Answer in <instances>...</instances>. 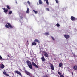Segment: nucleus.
<instances>
[{"instance_id": "39", "label": "nucleus", "mask_w": 77, "mask_h": 77, "mask_svg": "<svg viewBox=\"0 0 77 77\" xmlns=\"http://www.w3.org/2000/svg\"><path fill=\"white\" fill-rule=\"evenodd\" d=\"M7 56H8V57H10V56H9V55H8Z\"/></svg>"}, {"instance_id": "46", "label": "nucleus", "mask_w": 77, "mask_h": 77, "mask_svg": "<svg viewBox=\"0 0 77 77\" xmlns=\"http://www.w3.org/2000/svg\"><path fill=\"white\" fill-rule=\"evenodd\" d=\"M27 42H28V41H27Z\"/></svg>"}, {"instance_id": "14", "label": "nucleus", "mask_w": 77, "mask_h": 77, "mask_svg": "<svg viewBox=\"0 0 77 77\" xmlns=\"http://www.w3.org/2000/svg\"><path fill=\"white\" fill-rule=\"evenodd\" d=\"M74 69L75 70H77V66H74L73 67Z\"/></svg>"}, {"instance_id": "31", "label": "nucleus", "mask_w": 77, "mask_h": 77, "mask_svg": "<svg viewBox=\"0 0 77 77\" xmlns=\"http://www.w3.org/2000/svg\"><path fill=\"white\" fill-rule=\"evenodd\" d=\"M0 59L1 60L2 59V57L1 55H0Z\"/></svg>"}, {"instance_id": "1", "label": "nucleus", "mask_w": 77, "mask_h": 77, "mask_svg": "<svg viewBox=\"0 0 77 77\" xmlns=\"http://www.w3.org/2000/svg\"><path fill=\"white\" fill-rule=\"evenodd\" d=\"M26 63L29 67V68H30L31 69H32L33 66H32V64L31 62H30L29 61H27L26 62Z\"/></svg>"}, {"instance_id": "26", "label": "nucleus", "mask_w": 77, "mask_h": 77, "mask_svg": "<svg viewBox=\"0 0 77 77\" xmlns=\"http://www.w3.org/2000/svg\"><path fill=\"white\" fill-rule=\"evenodd\" d=\"M27 3L29 5H30V2L29 1H27Z\"/></svg>"}, {"instance_id": "44", "label": "nucleus", "mask_w": 77, "mask_h": 77, "mask_svg": "<svg viewBox=\"0 0 77 77\" xmlns=\"http://www.w3.org/2000/svg\"><path fill=\"white\" fill-rule=\"evenodd\" d=\"M38 2L37 3V5H38Z\"/></svg>"}, {"instance_id": "7", "label": "nucleus", "mask_w": 77, "mask_h": 77, "mask_svg": "<svg viewBox=\"0 0 77 77\" xmlns=\"http://www.w3.org/2000/svg\"><path fill=\"white\" fill-rule=\"evenodd\" d=\"M21 16H20V17L21 19H22V20L23 19V17H24V14H21Z\"/></svg>"}, {"instance_id": "4", "label": "nucleus", "mask_w": 77, "mask_h": 77, "mask_svg": "<svg viewBox=\"0 0 77 77\" xmlns=\"http://www.w3.org/2000/svg\"><path fill=\"white\" fill-rule=\"evenodd\" d=\"M32 64L33 66H35V67H36V68H38V66H37V65H36V64H35V63H34V62H32Z\"/></svg>"}, {"instance_id": "5", "label": "nucleus", "mask_w": 77, "mask_h": 77, "mask_svg": "<svg viewBox=\"0 0 77 77\" xmlns=\"http://www.w3.org/2000/svg\"><path fill=\"white\" fill-rule=\"evenodd\" d=\"M50 67L51 69H52V70H54V67L53 66V65L52 64H50Z\"/></svg>"}, {"instance_id": "35", "label": "nucleus", "mask_w": 77, "mask_h": 77, "mask_svg": "<svg viewBox=\"0 0 77 77\" xmlns=\"http://www.w3.org/2000/svg\"><path fill=\"white\" fill-rule=\"evenodd\" d=\"M5 75H6V76H9V75L8 74H7L6 73V74Z\"/></svg>"}, {"instance_id": "23", "label": "nucleus", "mask_w": 77, "mask_h": 77, "mask_svg": "<svg viewBox=\"0 0 77 77\" xmlns=\"http://www.w3.org/2000/svg\"><path fill=\"white\" fill-rule=\"evenodd\" d=\"M12 13V11H10L9 12V14H11Z\"/></svg>"}, {"instance_id": "12", "label": "nucleus", "mask_w": 77, "mask_h": 77, "mask_svg": "<svg viewBox=\"0 0 77 77\" xmlns=\"http://www.w3.org/2000/svg\"><path fill=\"white\" fill-rule=\"evenodd\" d=\"M45 56V57H48V54L47 52H44V54Z\"/></svg>"}, {"instance_id": "41", "label": "nucleus", "mask_w": 77, "mask_h": 77, "mask_svg": "<svg viewBox=\"0 0 77 77\" xmlns=\"http://www.w3.org/2000/svg\"><path fill=\"white\" fill-rule=\"evenodd\" d=\"M2 60H5V59H3V58H2Z\"/></svg>"}, {"instance_id": "19", "label": "nucleus", "mask_w": 77, "mask_h": 77, "mask_svg": "<svg viewBox=\"0 0 77 77\" xmlns=\"http://www.w3.org/2000/svg\"><path fill=\"white\" fill-rule=\"evenodd\" d=\"M39 4H42V2L41 1V0H39Z\"/></svg>"}, {"instance_id": "18", "label": "nucleus", "mask_w": 77, "mask_h": 77, "mask_svg": "<svg viewBox=\"0 0 77 77\" xmlns=\"http://www.w3.org/2000/svg\"><path fill=\"white\" fill-rule=\"evenodd\" d=\"M63 65V64L62 63H60L59 64V67H62Z\"/></svg>"}, {"instance_id": "9", "label": "nucleus", "mask_w": 77, "mask_h": 77, "mask_svg": "<svg viewBox=\"0 0 77 77\" xmlns=\"http://www.w3.org/2000/svg\"><path fill=\"white\" fill-rule=\"evenodd\" d=\"M71 20L72 21H74L75 20V17L73 16H71Z\"/></svg>"}, {"instance_id": "10", "label": "nucleus", "mask_w": 77, "mask_h": 77, "mask_svg": "<svg viewBox=\"0 0 77 77\" xmlns=\"http://www.w3.org/2000/svg\"><path fill=\"white\" fill-rule=\"evenodd\" d=\"M41 59L42 62H44L45 61V58L44 57H41Z\"/></svg>"}, {"instance_id": "43", "label": "nucleus", "mask_w": 77, "mask_h": 77, "mask_svg": "<svg viewBox=\"0 0 77 77\" xmlns=\"http://www.w3.org/2000/svg\"><path fill=\"white\" fill-rule=\"evenodd\" d=\"M72 75H73V73H72Z\"/></svg>"}, {"instance_id": "24", "label": "nucleus", "mask_w": 77, "mask_h": 77, "mask_svg": "<svg viewBox=\"0 0 77 77\" xmlns=\"http://www.w3.org/2000/svg\"><path fill=\"white\" fill-rule=\"evenodd\" d=\"M56 26H57V27H59L60 26V25L59 24L57 23L56 25Z\"/></svg>"}, {"instance_id": "42", "label": "nucleus", "mask_w": 77, "mask_h": 77, "mask_svg": "<svg viewBox=\"0 0 77 77\" xmlns=\"http://www.w3.org/2000/svg\"><path fill=\"white\" fill-rule=\"evenodd\" d=\"M45 2L46 1V0H44Z\"/></svg>"}, {"instance_id": "27", "label": "nucleus", "mask_w": 77, "mask_h": 77, "mask_svg": "<svg viewBox=\"0 0 77 77\" xmlns=\"http://www.w3.org/2000/svg\"><path fill=\"white\" fill-rule=\"evenodd\" d=\"M46 10H47L48 11H50V10L49 9V8H46Z\"/></svg>"}, {"instance_id": "16", "label": "nucleus", "mask_w": 77, "mask_h": 77, "mask_svg": "<svg viewBox=\"0 0 77 77\" xmlns=\"http://www.w3.org/2000/svg\"><path fill=\"white\" fill-rule=\"evenodd\" d=\"M44 35L45 36H48V35H49V33L48 32H46L44 34Z\"/></svg>"}, {"instance_id": "38", "label": "nucleus", "mask_w": 77, "mask_h": 77, "mask_svg": "<svg viewBox=\"0 0 77 77\" xmlns=\"http://www.w3.org/2000/svg\"><path fill=\"white\" fill-rule=\"evenodd\" d=\"M46 77H48V75H46Z\"/></svg>"}, {"instance_id": "28", "label": "nucleus", "mask_w": 77, "mask_h": 77, "mask_svg": "<svg viewBox=\"0 0 77 77\" xmlns=\"http://www.w3.org/2000/svg\"><path fill=\"white\" fill-rule=\"evenodd\" d=\"M7 7L8 9H10V8L9 7V6H7Z\"/></svg>"}, {"instance_id": "40", "label": "nucleus", "mask_w": 77, "mask_h": 77, "mask_svg": "<svg viewBox=\"0 0 77 77\" xmlns=\"http://www.w3.org/2000/svg\"><path fill=\"white\" fill-rule=\"evenodd\" d=\"M42 57H44V56L42 55Z\"/></svg>"}, {"instance_id": "13", "label": "nucleus", "mask_w": 77, "mask_h": 77, "mask_svg": "<svg viewBox=\"0 0 77 77\" xmlns=\"http://www.w3.org/2000/svg\"><path fill=\"white\" fill-rule=\"evenodd\" d=\"M36 45V43L35 42H32V46H33V45Z\"/></svg>"}, {"instance_id": "32", "label": "nucleus", "mask_w": 77, "mask_h": 77, "mask_svg": "<svg viewBox=\"0 0 77 77\" xmlns=\"http://www.w3.org/2000/svg\"><path fill=\"white\" fill-rule=\"evenodd\" d=\"M52 39L54 40H54H55V39H54V38H53V37H52Z\"/></svg>"}, {"instance_id": "8", "label": "nucleus", "mask_w": 77, "mask_h": 77, "mask_svg": "<svg viewBox=\"0 0 77 77\" xmlns=\"http://www.w3.org/2000/svg\"><path fill=\"white\" fill-rule=\"evenodd\" d=\"M64 37L65 38H66V39H68L69 38V35H64Z\"/></svg>"}, {"instance_id": "3", "label": "nucleus", "mask_w": 77, "mask_h": 77, "mask_svg": "<svg viewBox=\"0 0 77 77\" xmlns=\"http://www.w3.org/2000/svg\"><path fill=\"white\" fill-rule=\"evenodd\" d=\"M7 24H6L5 26V27L6 28H9V27H10V28H13V26L11 25L9 23H7Z\"/></svg>"}, {"instance_id": "2", "label": "nucleus", "mask_w": 77, "mask_h": 77, "mask_svg": "<svg viewBox=\"0 0 77 77\" xmlns=\"http://www.w3.org/2000/svg\"><path fill=\"white\" fill-rule=\"evenodd\" d=\"M25 73L26 74L28 75H29L30 77H33V75L26 70H25Z\"/></svg>"}, {"instance_id": "15", "label": "nucleus", "mask_w": 77, "mask_h": 77, "mask_svg": "<svg viewBox=\"0 0 77 77\" xmlns=\"http://www.w3.org/2000/svg\"><path fill=\"white\" fill-rule=\"evenodd\" d=\"M34 42H38V43H39L40 41L39 40L37 39H36L34 41Z\"/></svg>"}, {"instance_id": "11", "label": "nucleus", "mask_w": 77, "mask_h": 77, "mask_svg": "<svg viewBox=\"0 0 77 77\" xmlns=\"http://www.w3.org/2000/svg\"><path fill=\"white\" fill-rule=\"evenodd\" d=\"M0 67L2 69H3V68L5 67V66H4V65L3 64H1L0 65Z\"/></svg>"}, {"instance_id": "33", "label": "nucleus", "mask_w": 77, "mask_h": 77, "mask_svg": "<svg viewBox=\"0 0 77 77\" xmlns=\"http://www.w3.org/2000/svg\"><path fill=\"white\" fill-rule=\"evenodd\" d=\"M60 77H64V76H63V75H60Z\"/></svg>"}, {"instance_id": "45", "label": "nucleus", "mask_w": 77, "mask_h": 77, "mask_svg": "<svg viewBox=\"0 0 77 77\" xmlns=\"http://www.w3.org/2000/svg\"><path fill=\"white\" fill-rule=\"evenodd\" d=\"M21 24H22V23H21Z\"/></svg>"}, {"instance_id": "21", "label": "nucleus", "mask_w": 77, "mask_h": 77, "mask_svg": "<svg viewBox=\"0 0 77 77\" xmlns=\"http://www.w3.org/2000/svg\"><path fill=\"white\" fill-rule=\"evenodd\" d=\"M8 9H5L4 11V12H5V13H6L7 12H8Z\"/></svg>"}, {"instance_id": "30", "label": "nucleus", "mask_w": 77, "mask_h": 77, "mask_svg": "<svg viewBox=\"0 0 77 77\" xmlns=\"http://www.w3.org/2000/svg\"><path fill=\"white\" fill-rule=\"evenodd\" d=\"M58 73L59 74V75H61V73L59 72H58Z\"/></svg>"}, {"instance_id": "34", "label": "nucleus", "mask_w": 77, "mask_h": 77, "mask_svg": "<svg viewBox=\"0 0 77 77\" xmlns=\"http://www.w3.org/2000/svg\"><path fill=\"white\" fill-rule=\"evenodd\" d=\"M15 2L17 4L18 3H17V0H15Z\"/></svg>"}, {"instance_id": "6", "label": "nucleus", "mask_w": 77, "mask_h": 77, "mask_svg": "<svg viewBox=\"0 0 77 77\" xmlns=\"http://www.w3.org/2000/svg\"><path fill=\"white\" fill-rule=\"evenodd\" d=\"M15 72L17 74H19V75H21V74L20 72L16 70L15 71Z\"/></svg>"}, {"instance_id": "20", "label": "nucleus", "mask_w": 77, "mask_h": 77, "mask_svg": "<svg viewBox=\"0 0 77 77\" xmlns=\"http://www.w3.org/2000/svg\"><path fill=\"white\" fill-rule=\"evenodd\" d=\"M29 8H27V10L26 11V13L27 14H28L29 13Z\"/></svg>"}, {"instance_id": "29", "label": "nucleus", "mask_w": 77, "mask_h": 77, "mask_svg": "<svg viewBox=\"0 0 77 77\" xmlns=\"http://www.w3.org/2000/svg\"><path fill=\"white\" fill-rule=\"evenodd\" d=\"M3 73L5 75H6V72H3Z\"/></svg>"}, {"instance_id": "17", "label": "nucleus", "mask_w": 77, "mask_h": 77, "mask_svg": "<svg viewBox=\"0 0 77 77\" xmlns=\"http://www.w3.org/2000/svg\"><path fill=\"white\" fill-rule=\"evenodd\" d=\"M46 2L48 5H49V2H48V0H46Z\"/></svg>"}, {"instance_id": "36", "label": "nucleus", "mask_w": 77, "mask_h": 77, "mask_svg": "<svg viewBox=\"0 0 77 77\" xmlns=\"http://www.w3.org/2000/svg\"><path fill=\"white\" fill-rule=\"evenodd\" d=\"M4 10H5L6 8H2Z\"/></svg>"}, {"instance_id": "22", "label": "nucleus", "mask_w": 77, "mask_h": 77, "mask_svg": "<svg viewBox=\"0 0 77 77\" xmlns=\"http://www.w3.org/2000/svg\"><path fill=\"white\" fill-rule=\"evenodd\" d=\"M33 11H34V12H35V14H38V11H36L34 10H33Z\"/></svg>"}, {"instance_id": "37", "label": "nucleus", "mask_w": 77, "mask_h": 77, "mask_svg": "<svg viewBox=\"0 0 77 77\" xmlns=\"http://www.w3.org/2000/svg\"><path fill=\"white\" fill-rule=\"evenodd\" d=\"M72 54L73 56H75V55L74 54V53H72Z\"/></svg>"}, {"instance_id": "25", "label": "nucleus", "mask_w": 77, "mask_h": 77, "mask_svg": "<svg viewBox=\"0 0 77 77\" xmlns=\"http://www.w3.org/2000/svg\"><path fill=\"white\" fill-rule=\"evenodd\" d=\"M56 1V3H59V0H55Z\"/></svg>"}]
</instances>
